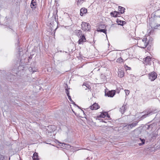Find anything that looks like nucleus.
Masks as SVG:
<instances>
[{"mask_svg":"<svg viewBox=\"0 0 160 160\" xmlns=\"http://www.w3.org/2000/svg\"><path fill=\"white\" fill-rule=\"evenodd\" d=\"M147 38H144L143 39H139L138 41L137 45L138 46L141 48H145L148 44L149 42H150V40H149V41L147 43Z\"/></svg>","mask_w":160,"mask_h":160,"instance_id":"nucleus-1","label":"nucleus"},{"mask_svg":"<svg viewBox=\"0 0 160 160\" xmlns=\"http://www.w3.org/2000/svg\"><path fill=\"white\" fill-rule=\"evenodd\" d=\"M82 29L84 31H89L91 29V25L86 22H82L81 24Z\"/></svg>","mask_w":160,"mask_h":160,"instance_id":"nucleus-2","label":"nucleus"},{"mask_svg":"<svg viewBox=\"0 0 160 160\" xmlns=\"http://www.w3.org/2000/svg\"><path fill=\"white\" fill-rule=\"evenodd\" d=\"M157 74L155 72H152L149 74V78L151 81H154L157 78Z\"/></svg>","mask_w":160,"mask_h":160,"instance_id":"nucleus-3","label":"nucleus"},{"mask_svg":"<svg viewBox=\"0 0 160 160\" xmlns=\"http://www.w3.org/2000/svg\"><path fill=\"white\" fill-rule=\"evenodd\" d=\"M138 123V122L137 121H134L132 123L126 125L125 127L127 128L128 129H131L137 125Z\"/></svg>","mask_w":160,"mask_h":160,"instance_id":"nucleus-4","label":"nucleus"},{"mask_svg":"<svg viewBox=\"0 0 160 160\" xmlns=\"http://www.w3.org/2000/svg\"><path fill=\"white\" fill-rule=\"evenodd\" d=\"M115 93V90L110 91L107 92H105V96H108V97H113Z\"/></svg>","mask_w":160,"mask_h":160,"instance_id":"nucleus-5","label":"nucleus"},{"mask_svg":"<svg viewBox=\"0 0 160 160\" xmlns=\"http://www.w3.org/2000/svg\"><path fill=\"white\" fill-rule=\"evenodd\" d=\"M151 58L149 56L143 59V63L146 65L150 64L151 63Z\"/></svg>","mask_w":160,"mask_h":160,"instance_id":"nucleus-6","label":"nucleus"},{"mask_svg":"<svg viewBox=\"0 0 160 160\" xmlns=\"http://www.w3.org/2000/svg\"><path fill=\"white\" fill-rule=\"evenodd\" d=\"M80 38L78 41L79 44H83L84 42L86 41L85 37L84 35H82L81 37H79Z\"/></svg>","mask_w":160,"mask_h":160,"instance_id":"nucleus-7","label":"nucleus"},{"mask_svg":"<svg viewBox=\"0 0 160 160\" xmlns=\"http://www.w3.org/2000/svg\"><path fill=\"white\" fill-rule=\"evenodd\" d=\"M101 27V28H106V26L103 25H101L100 26L99 28L97 29V31L98 32H103L104 33H105L106 34V31L107 30H106L105 29H100V28Z\"/></svg>","mask_w":160,"mask_h":160,"instance_id":"nucleus-8","label":"nucleus"},{"mask_svg":"<svg viewBox=\"0 0 160 160\" xmlns=\"http://www.w3.org/2000/svg\"><path fill=\"white\" fill-rule=\"evenodd\" d=\"M99 108V105L96 103L93 104L92 106H90V108L92 110H97Z\"/></svg>","mask_w":160,"mask_h":160,"instance_id":"nucleus-9","label":"nucleus"},{"mask_svg":"<svg viewBox=\"0 0 160 160\" xmlns=\"http://www.w3.org/2000/svg\"><path fill=\"white\" fill-rule=\"evenodd\" d=\"M74 32L75 34L78 37L83 35L82 33V31L81 30H76Z\"/></svg>","mask_w":160,"mask_h":160,"instance_id":"nucleus-10","label":"nucleus"},{"mask_svg":"<svg viewBox=\"0 0 160 160\" xmlns=\"http://www.w3.org/2000/svg\"><path fill=\"white\" fill-rule=\"evenodd\" d=\"M127 109L126 105H123L120 108L119 111L122 114H123L127 110Z\"/></svg>","mask_w":160,"mask_h":160,"instance_id":"nucleus-11","label":"nucleus"},{"mask_svg":"<svg viewBox=\"0 0 160 160\" xmlns=\"http://www.w3.org/2000/svg\"><path fill=\"white\" fill-rule=\"evenodd\" d=\"M36 0H32L31 3V7L32 9H35L36 8Z\"/></svg>","mask_w":160,"mask_h":160,"instance_id":"nucleus-12","label":"nucleus"},{"mask_svg":"<svg viewBox=\"0 0 160 160\" xmlns=\"http://www.w3.org/2000/svg\"><path fill=\"white\" fill-rule=\"evenodd\" d=\"M87 12V9L85 8H82L80 10V15L81 16H83V15L86 14Z\"/></svg>","mask_w":160,"mask_h":160,"instance_id":"nucleus-13","label":"nucleus"},{"mask_svg":"<svg viewBox=\"0 0 160 160\" xmlns=\"http://www.w3.org/2000/svg\"><path fill=\"white\" fill-rule=\"evenodd\" d=\"M141 132L140 130H135L134 131V136L136 137H137L139 135L141 134Z\"/></svg>","mask_w":160,"mask_h":160,"instance_id":"nucleus-14","label":"nucleus"},{"mask_svg":"<svg viewBox=\"0 0 160 160\" xmlns=\"http://www.w3.org/2000/svg\"><path fill=\"white\" fill-rule=\"evenodd\" d=\"M32 159L33 160H39L38 153L35 152L34 153L32 157Z\"/></svg>","mask_w":160,"mask_h":160,"instance_id":"nucleus-15","label":"nucleus"},{"mask_svg":"<svg viewBox=\"0 0 160 160\" xmlns=\"http://www.w3.org/2000/svg\"><path fill=\"white\" fill-rule=\"evenodd\" d=\"M124 74V72L122 70L119 71L118 72V75L120 78H122L123 77Z\"/></svg>","mask_w":160,"mask_h":160,"instance_id":"nucleus-16","label":"nucleus"},{"mask_svg":"<svg viewBox=\"0 0 160 160\" xmlns=\"http://www.w3.org/2000/svg\"><path fill=\"white\" fill-rule=\"evenodd\" d=\"M158 135V133H156V132H153L151 135V138L152 139H155L157 136Z\"/></svg>","mask_w":160,"mask_h":160,"instance_id":"nucleus-17","label":"nucleus"},{"mask_svg":"<svg viewBox=\"0 0 160 160\" xmlns=\"http://www.w3.org/2000/svg\"><path fill=\"white\" fill-rule=\"evenodd\" d=\"M117 12L114 11V12H112L110 13V14L111 16L114 17H118V15H117Z\"/></svg>","mask_w":160,"mask_h":160,"instance_id":"nucleus-18","label":"nucleus"},{"mask_svg":"<svg viewBox=\"0 0 160 160\" xmlns=\"http://www.w3.org/2000/svg\"><path fill=\"white\" fill-rule=\"evenodd\" d=\"M7 75L8 77H10L11 79H12H12H14L15 78V75L12 74L11 72L7 73Z\"/></svg>","mask_w":160,"mask_h":160,"instance_id":"nucleus-19","label":"nucleus"},{"mask_svg":"<svg viewBox=\"0 0 160 160\" xmlns=\"http://www.w3.org/2000/svg\"><path fill=\"white\" fill-rule=\"evenodd\" d=\"M116 22L118 25L122 26L123 25V23L125 22V21L120 20L118 18L117 19Z\"/></svg>","mask_w":160,"mask_h":160,"instance_id":"nucleus-20","label":"nucleus"},{"mask_svg":"<svg viewBox=\"0 0 160 160\" xmlns=\"http://www.w3.org/2000/svg\"><path fill=\"white\" fill-rule=\"evenodd\" d=\"M118 10L121 13H123L125 12V8L121 6L118 7Z\"/></svg>","mask_w":160,"mask_h":160,"instance_id":"nucleus-21","label":"nucleus"},{"mask_svg":"<svg viewBox=\"0 0 160 160\" xmlns=\"http://www.w3.org/2000/svg\"><path fill=\"white\" fill-rule=\"evenodd\" d=\"M156 126V124L155 123H152L151 124H149L148 125V127L147 128L148 129H152L153 127H154Z\"/></svg>","mask_w":160,"mask_h":160,"instance_id":"nucleus-22","label":"nucleus"},{"mask_svg":"<svg viewBox=\"0 0 160 160\" xmlns=\"http://www.w3.org/2000/svg\"><path fill=\"white\" fill-rule=\"evenodd\" d=\"M156 25H154L152 23H151L150 24V26L151 28H152L156 29L158 27V26H160V24H159L158 25H156Z\"/></svg>","mask_w":160,"mask_h":160,"instance_id":"nucleus-23","label":"nucleus"},{"mask_svg":"<svg viewBox=\"0 0 160 160\" xmlns=\"http://www.w3.org/2000/svg\"><path fill=\"white\" fill-rule=\"evenodd\" d=\"M139 139L142 142L141 143H139L138 144L140 146H141L145 143V140L143 139H142L141 138H140Z\"/></svg>","mask_w":160,"mask_h":160,"instance_id":"nucleus-24","label":"nucleus"},{"mask_svg":"<svg viewBox=\"0 0 160 160\" xmlns=\"http://www.w3.org/2000/svg\"><path fill=\"white\" fill-rule=\"evenodd\" d=\"M29 71L31 72H34L37 71V69H36V70L35 69L33 68L32 67H30V68H29Z\"/></svg>","mask_w":160,"mask_h":160,"instance_id":"nucleus-25","label":"nucleus"},{"mask_svg":"<svg viewBox=\"0 0 160 160\" xmlns=\"http://www.w3.org/2000/svg\"><path fill=\"white\" fill-rule=\"evenodd\" d=\"M106 116V115L105 112H104L101 113V114L99 116V117L100 118H104Z\"/></svg>","mask_w":160,"mask_h":160,"instance_id":"nucleus-26","label":"nucleus"},{"mask_svg":"<svg viewBox=\"0 0 160 160\" xmlns=\"http://www.w3.org/2000/svg\"><path fill=\"white\" fill-rule=\"evenodd\" d=\"M116 61L119 63H121L123 62V60L121 58H120L117 60Z\"/></svg>","mask_w":160,"mask_h":160,"instance_id":"nucleus-27","label":"nucleus"},{"mask_svg":"<svg viewBox=\"0 0 160 160\" xmlns=\"http://www.w3.org/2000/svg\"><path fill=\"white\" fill-rule=\"evenodd\" d=\"M67 96H68V98L69 99V100L72 103V104L74 103V102L72 100L70 95H68Z\"/></svg>","mask_w":160,"mask_h":160,"instance_id":"nucleus-28","label":"nucleus"},{"mask_svg":"<svg viewBox=\"0 0 160 160\" xmlns=\"http://www.w3.org/2000/svg\"><path fill=\"white\" fill-rule=\"evenodd\" d=\"M124 91L125 92L126 96H128L130 92L129 90L125 89L124 90Z\"/></svg>","mask_w":160,"mask_h":160,"instance_id":"nucleus-29","label":"nucleus"},{"mask_svg":"<svg viewBox=\"0 0 160 160\" xmlns=\"http://www.w3.org/2000/svg\"><path fill=\"white\" fill-rule=\"evenodd\" d=\"M150 114V113L145 114L144 115H142V117H141V118H142V119H143L147 117L148 115Z\"/></svg>","mask_w":160,"mask_h":160,"instance_id":"nucleus-30","label":"nucleus"},{"mask_svg":"<svg viewBox=\"0 0 160 160\" xmlns=\"http://www.w3.org/2000/svg\"><path fill=\"white\" fill-rule=\"evenodd\" d=\"M65 90H66V92L67 94V96L69 95V91L68 90V89L66 88Z\"/></svg>","mask_w":160,"mask_h":160,"instance_id":"nucleus-31","label":"nucleus"},{"mask_svg":"<svg viewBox=\"0 0 160 160\" xmlns=\"http://www.w3.org/2000/svg\"><path fill=\"white\" fill-rule=\"evenodd\" d=\"M4 157L3 156L0 154V160H4Z\"/></svg>","mask_w":160,"mask_h":160,"instance_id":"nucleus-32","label":"nucleus"},{"mask_svg":"<svg viewBox=\"0 0 160 160\" xmlns=\"http://www.w3.org/2000/svg\"><path fill=\"white\" fill-rule=\"evenodd\" d=\"M84 1V0H78V1L77 2L78 4V5L79 4H81V3Z\"/></svg>","mask_w":160,"mask_h":160,"instance_id":"nucleus-33","label":"nucleus"},{"mask_svg":"<svg viewBox=\"0 0 160 160\" xmlns=\"http://www.w3.org/2000/svg\"><path fill=\"white\" fill-rule=\"evenodd\" d=\"M83 85L85 86L87 88H88L89 89L90 88V87L89 86V85L87 84H86V85H84V84Z\"/></svg>","mask_w":160,"mask_h":160,"instance_id":"nucleus-34","label":"nucleus"},{"mask_svg":"<svg viewBox=\"0 0 160 160\" xmlns=\"http://www.w3.org/2000/svg\"><path fill=\"white\" fill-rule=\"evenodd\" d=\"M105 113L106 114V116H107V117H108V118H110V116L108 114V113L107 112H105Z\"/></svg>","mask_w":160,"mask_h":160,"instance_id":"nucleus-35","label":"nucleus"},{"mask_svg":"<svg viewBox=\"0 0 160 160\" xmlns=\"http://www.w3.org/2000/svg\"><path fill=\"white\" fill-rule=\"evenodd\" d=\"M117 15H118V16L119 15H120V12H117Z\"/></svg>","mask_w":160,"mask_h":160,"instance_id":"nucleus-36","label":"nucleus"},{"mask_svg":"<svg viewBox=\"0 0 160 160\" xmlns=\"http://www.w3.org/2000/svg\"><path fill=\"white\" fill-rule=\"evenodd\" d=\"M73 104H74L75 105H76L77 107H78V108H80V107H79V106H78V105H77L75 103H73Z\"/></svg>","mask_w":160,"mask_h":160,"instance_id":"nucleus-37","label":"nucleus"},{"mask_svg":"<svg viewBox=\"0 0 160 160\" xmlns=\"http://www.w3.org/2000/svg\"><path fill=\"white\" fill-rule=\"evenodd\" d=\"M101 122H105V123H106L107 122H105L104 121L103 119H102L101 120Z\"/></svg>","mask_w":160,"mask_h":160,"instance_id":"nucleus-38","label":"nucleus"},{"mask_svg":"<svg viewBox=\"0 0 160 160\" xmlns=\"http://www.w3.org/2000/svg\"><path fill=\"white\" fill-rule=\"evenodd\" d=\"M54 19H56V15H55L54 16Z\"/></svg>","mask_w":160,"mask_h":160,"instance_id":"nucleus-39","label":"nucleus"},{"mask_svg":"<svg viewBox=\"0 0 160 160\" xmlns=\"http://www.w3.org/2000/svg\"><path fill=\"white\" fill-rule=\"evenodd\" d=\"M128 69H130V67H128Z\"/></svg>","mask_w":160,"mask_h":160,"instance_id":"nucleus-40","label":"nucleus"},{"mask_svg":"<svg viewBox=\"0 0 160 160\" xmlns=\"http://www.w3.org/2000/svg\"><path fill=\"white\" fill-rule=\"evenodd\" d=\"M14 74H17V73H16V72H15V73H14Z\"/></svg>","mask_w":160,"mask_h":160,"instance_id":"nucleus-41","label":"nucleus"},{"mask_svg":"<svg viewBox=\"0 0 160 160\" xmlns=\"http://www.w3.org/2000/svg\"><path fill=\"white\" fill-rule=\"evenodd\" d=\"M151 40H152V38H151Z\"/></svg>","mask_w":160,"mask_h":160,"instance_id":"nucleus-42","label":"nucleus"},{"mask_svg":"<svg viewBox=\"0 0 160 160\" xmlns=\"http://www.w3.org/2000/svg\"><path fill=\"white\" fill-rule=\"evenodd\" d=\"M19 42H18V44H19Z\"/></svg>","mask_w":160,"mask_h":160,"instance_id":"nucleus-43","label":"nucleus"}]
</instances>
